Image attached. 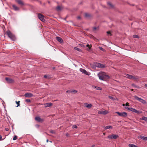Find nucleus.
I'll return each mask as SVG.
<instances>
[{
    "label": "nucleus",
    "instance_id": "obj_1",
    "mask_svg": "<svg viewBox=\"0 0 147 147\" xmlns=\"http://www.w3.org/2000/svg\"><path fill=\"white\" fill-rule=\"evenodd\" d=\"M98 76L100 80L103 81H106L109 79L110 77L106 74L103 72H101L98 74Z\"/></svg>",
    "mask_w": 147,
    "mask_h": 147
},
{
    "label": "nucleus",
    "instance_id": "obj_2",
    "mask_svg": "<svg viewBox=\"0 0 147 147\" xmlns=\"http://www.w3.org/2000/svg\"><path fill=\"white\" fill-rule=\"evenodd\" d=\"M6 33L8 36L12 40H15L16 39V37L14 35L11 33L9 30L6 31Z\"/></svg>",
    "mask_w": 147,
    "mask_h": 147
},
{
    "label": "nucleus",
    "instance_id": "obj_3",
    "mask_svg": "<svg viewBox=\"0 0 147 147\" xmlns=\"http://www.w3.org/2000/svg\"><path fill=\"white\" fill-rule=\"evenodd\" d=\"M119 137L117 135H115L113 134L110 135L108 136V138L111 139H115Z\"/></svg>",
    "mask_w": 147,
    "mask_h": 147
},
{
    "label": "nucleus",
    "instance_id": "obj_4",
    "mask_svg": "<svg viewBox=\"0 0 147 147\" xmlns=\"http://www.w3.org/2000/svg\"><path fill=\"white\" fill-rule=\"evenodd\" d=\"M134 98L136 99L144 104H146V102L144 100L139 98L136 96H134Z\"/></svg>",
    "mask_w": 147,
    "mask_h": 147
},
{
    "label": "nucleus",
    "instance_id": "obj_5",
    "mask_svg": "<svg viewBox=\"0 0 147 147\" xmlns=\"http://www.w3.org/2000/svg\"><path fill=\"white\" fill-rule=\"evenodd\" d=\"M95 66L96 67L100 68H104L105 67V65L98 63H96L95 64Z\"/></svg>",
    "mask_w": 147,
    "mask_h": 147
},
{
    "label": "nucleus",
    "instance_id": "obj_6",
    "mask_svg": "<svg viewBox=\"0 0 147 147\" xmlns=\"http://www.w3.org/2000/svg\"><path fill=\"white\" fill-rule=\"evenodd\" d=\"M115 113L117 114L118 115L120 116L126 117L127 116V113L125 112L120 113L119 112H116Z\"/></svg>",
    "mask_w": 147,
    "mask_h": 147
},
{
    "label": "nucleus",
    "instance_id": "obj_7",
    "mask_svg": "<svg viewBox=\"0 0 147 147\" xmlns=\"http://www.w3.org/2000/svg\"><path fill=\"white\" fill-rule=\"evenodd\" d=\"M80 71L84 74L88 76H89L90 74V72L88 71H87L85 69L82 68H80Z\"/></svg>",
    "mask_w": 147,
    "mask_h": 147
},
{
    "label": "nucleus",
    "instance_id": "obj_8",
    "mask_svg": "<svg viewBox=\"0 0 147 147\" xmlns=\"http://www.w3.org/2000/svg\"><path fill=\"white\" fill-rule=\"evenodd\" d=\"M38 16L39 19L42 21L43 22L45 21L44 16L43 15L40 13H39L38 14Z\"/></svg>",
    "mask_w": 147,
    "mask_h": 147
},
{
    "label": "nucleus",
    "instance_id": "obj_9",
    "mask_svg": "<svg viewBox=\"0 0 147 147\" xmlns=\"http://www.w3.org/2000/svg\"><path fill=\"white\" fill-rule=\"evenodd\" d=\"M6 80L8 83H12L14 82V81L11 78H5Z\"/></svg>",
    "mask_w": 147,
    "mask_h": 147
},
{
    "label": "nucleus",
    "instance_id": "obj_10",
    "mask_svg": "<svg viewBox=\"0 0 147 147\" xmlns=\"http://www.w3.org/2000/svg\"><path fill=\"white\" fill-rule=\"evenodd\" d=\"M24 96L26 97H31L33 96L32 94L29 93H27L25 94Z\"/></svg>",
    "mask_w": 147,
    "mask_h": 147
},
{
    "label": "nucleus",
    "instance_id": "obj_11",
    "mask_svg": "<svg viewBox=\"0 0 147 147\" xmlns=\"http://www.w3.org/2000/svg\"><path fill=\"white\" fill-rule=\"evenodd\" d=\"M130 111H131L133 112H135V113H138V114L140 113H142V112L141 111H138L137 110L135 109H133V108H131V109Z\"/></svg>",
    "mask_w": 147,
    "mask_h": 147
},
{
    "label": "nucleus",
    "instance_id": "obj_12",
    "mask_svg": "<svg viewBox=\"0 0 147 147\" xmlns=\"http://www.w3.org/2000/svg\"><path fill=\"white\" fill-rule=\"evenodd\" d=\"M138 138L144 140H147V137H145L141 135H140L138 136Z\"/></svg>",
    "mask_w": 147,
    "mask_h": 147
},
{
    "label": "nucleus",
    "instance_id": "obj_13",
    "mask_svg": "<svg viewBox=\"0 0 147 147\" xmlns=\"http://www.w3.org/2000/svg\"><path fill=\"white\" fill-rule=\"evenodd\" d=\"M63 9V7L61 6H58L56 8V9L57 11H60Z\"/></svg>",
    "mask_w": 147,
    "mask_h": 147
},
{
    "label": "nucleus",
    "instance_id": "obj_14",
    "mask_svg": "<svg viewBox=\"0 0 147 147\" xmlns=\"http://www.w3.org/2000/svg\"><path fill=\"white\" fill-rule=\"evenodd\" d=\"M98 113L105 115L108 113V112L107 111H99Z\"/></svg>",
    "mask_w": 147,
    "mask_h": 147
},
{
    "label": "nucleus",
    "instance_id": "obj_15",
    "mask_svg": "<svg viewBox=\"0 0 147 147\" xmlns=\"http://www.w3.org/2000/svg\"><path fill=\"white\" fill-rule=\"evenodd\" d=\"M35 119L38 122H41V121H43L42 119L40 118L39 117H36L35 118Z\"/></svg>",
    "mask_w": 147,
    "mask_h": 147
},
{
    "label": "nucleus",
    "instance_id": "obj_16",
    "mask_svg": "<svg viewBox=\"0 0 147 147\" xmlns=\"http://www.w3.org/2000/svg\"><path fill=\"white\" fill-rule=\"evenodd\" d=\"M139 77L138 76H134L132 77V79L134 81H138L139 80Z\"/></svg>",
    "mask_w": 147,
    "mask_h": 147
},
{
    "label": "nucleus",
    "instance_id": "obj_17",
    "mask_svg": "<svg viewBox=\"0 0 147 147\" xmlns=\"http://www.w3.org/2000/svg\"><path fill=\"white\" fill-rule=\"evenodd\" d=\"M16 1L19 4L22 5L24 4L23 2L21 0H16Z\"/></svg>",
    "mask_w": 147,
    "mask_h": 147
},
{
    "label": "nucleus",
    "instance_id": "obj_18",
    "mask_svg": "<svg viewBox=\"0 0 147 147\" xmlns=\"http://www.w3.org/2000/svg\"><path fill=\"white\" fill-rule=\"evenodd\" d=\"M53 105V104L52 103H47L45 104L44 105L45 107H47L51 106Z\"/></svg>",
    "mask_w": 147,
    "mask_h": 147
},
{
    "label": "nucleus",
    "instance_id": "obj_19",
    "mask_svg": "<svg viewBox=\"0 0 147 147\" xmlns=\"http://www.w3.org/2000/svg\"><path fill=\"white\" fill-rule=\"evenodd\" d=\"M125 76L127 78L129 79H132V77L133 76L128 74H125Z\"/></svg>",
    "mask_w": 147,
    "mask_h": 147
},
{
    "label": "nucleus",
    "instance_id": "obj_20",
    "mask_svg": "<svg viewBox=\"0 0 147 147\" xmlns=\"http://www.w3.org/2000/svg\"><path fill=\"white\" fill-rule=\"evenodd\" d=\"M12 7L14 10L15 11H18L19 10V8L17 7L15 5H12Z\"/></svg>",
    "mask_w": 147,
    "mask_h": 147
},
{
    "label": "nucleus",
    "instance_id": "obj_21",
    "mask_svg": "<svg viewBox=\"0 0 147 147\" xmlns=\"http://www.w3.org/2000/svg\"><path fill=\"white\" fill-rule=\"evenodd\" d=\"M92 87L94 89H96L97 90H102V88H101L95 86H92Z\"/></svg>",
    "mask_w": 147,
    "mask_h": 147
},
{
    "label": "nucleus",
    "instance_id": "obj_22",
    "mask_svg": "<svg viewBox=\"0 0 147 147\" xmlns=\"http://www.w3.org/2000/svg\"><path fill=\"white\" fill-rule=\"evenodd\" d=\"M92 105L91 104H86L85 105V106H86V107H87L88 109H90V108L92 106Z\"/></svg>",
    "mask_w": 147,
    "mask_h": 147
},
{
    "label": "nucleus",
    "instance_id": "obj_23",
    "mask_svg": "<svg viewBox=\"0 0 147 147\" xmlns=\"http://www.w3.org/2000/svg\"><path fill=\"white\" fill-rule=\"evenodd\" d=\"M57 40L60 42H63V40L62 39L59 37H56Z\"/></svg>",
    "mask_w": 147,
    "mask_h": 147
},
{
    "label": "nucleus",
    "instance_id": "obj_24",
    "mask_svg": "<svg viewBox=\"0 0 147 147\" xmlns=\"http://www.w3.org/2000/svg\"><path fill=\"white\" fill-rule=\"evenodd\" d=\"M132 86H133L135 88H138L139 89L140 88V87L134 84H131Z\"/></svg>",
    "mask_w": 147,
    "mask_h": 147
},
{
    "label": "nucleus",
    "instance_id": "obj_25",
    "mask_svg": "<svg viewBox=\"0 0 147 147\" xmlns=\"http://www.w3.org/2000/svg\"><path fill=\"white\" fill-rule=\"evenodd\" d=\"M108 5L109 6L110 8H113V5L112 4V3L109 2L108 3Z\"/></svg>",
    "mask_w": 147,
    "mask_h": 147
},
{
    "label": "nucleus",
    "instance_id": "obj_26",
    "mask_svg": "<svg viewBox=\"0 0 147 147\" xmlns=\"http://www.w3.org/2000/svg\"><path fill=\"white\" fill-rule=\"evenodd\" d=\"M112 127L111 126H107L105 127V129H107L109 128H112Z\"/></svg>",
    "mask_w": 147,
    "mask_h": 147
},
{
    "label": "nucleus",
    "instance_id": "obj_27",
    "mask_svg": "<svg viewBox=\"0 0 147 147\" xmlns=\"http://www.w3.org/2000/svg\"><path fill=\"white\" fill-rule=\"evenodd\" d=\"M90 15L88 13H85V16L86 17L88 18L90 16Z\"/></svg>",
    "mask_w": 147,
    "mask_h": 147
},
{
    "label": "nucleus",
    "instance_id": "obj_28",
    "mask_svg": "<svg viewBox=\"0 0 147 147\" xmlns=\"http://www.w3.org/2000/svg\"><path fill=\"white\" fill-rule=\"evenodd\" d=\"M129 147H137V146H136L135 145L132 144H129Z\"/></svg>",
    "mask_w": 147,
    "mask_h": 147
},
{
    "label": "nucleus",
    "instance_id": "obj_29",
    "mask_svg": "<svg viewBox=\"0 0 147 147\" xmlns=\"http://www.w3.org/2000/svg\"><path fill=\"white\" fill-rule=\"evenodd\" d=\"M142 119L143 120H144L146 121L147 122V117H143L142 118Z\"/></svg>",
    "mask_w": 147,
    "mask_h": 147
},
{
    "label": "nucleus",
    "instance_id": "obj_30",
    "mask_svg": "<svg viewBox=\"0 0 147 147\" xmlns=\"http://www.w3.org/2000/svg\"><path fill=\"white\" fill-rule=\"evenodd\" d=\"M74 49L76 50L79 51H81V49L77 47H75L74 48Z\"/></svg>",
    "mask_w": 147,
    "mask_h": 147
},
{
    "label": "nucleus",
    "instance_id": "obj_31",
    "mask_svg": "<svg viewBox=\"0 0 147 147\" xmlns=\"http://www.w3.org/2000/svg\"><path fill=\"white\" fill-rule=\"evenodd\" d=\"M66 92L68 93H72V90H70L66 91Z\"/></svg>",
    "mask_w": 147,
    "mask_h": 147
},
{
    "label": "nucleus",
    "instance_id": "obj_32",
    "mask_svg": "<svg viewBox=\"0 0 147 147\" xmlns=\"http://www.w3.org/2000/svg\"><path fill=\"white\" fill-rule=\"evenodd\" d=\"M133 37L134 38H139V36L137 35H133Z\"/></svg>",
    "mask_w": 147,
    "mask_h": 147
},
{
    "label": "nucleus",
    "instance_id": "obj_33",
    "mask_svg": "<svg viewBox=\"0 0 147 147\" xmlns=\"http://www.w3.org/2000/svg\"><path fill=\"white\" fill-rule=\"evenodd\" d=\"M44 78H48V79H49L50 78V77L49 76H47V75H44Z\"/></svg>",
    "mask_w": 147,
    "mask_h": 147
},
{
    "label": "nucleus",
    "instance_id": "obj_34",
    "mask_svg": "<svg viewBox=\"0 0 147 147\" xmlns=\"http://www.w3.org/2000/svg\"><path fill=\"white\" fill-rule=\"evenodd\" d=\"M86 47H88L89 48V49H90L92 47V46H91V45H89L88 44L86 45Z\"/></svg>",
    "mask_w": 147,
    "mask_h": 147
},
{
    "label": "nucleus",
    "instance_id": "obj_35",
    "mask_svg": "<svg viewBox=\"0 0 147 147\" xmlns=\"http://www.w3.org/2000/svg\"><path fill=\"white\" fill-rule=\"evenodd\" d=\"M99 49L100 50H101V51H105V49H104L103 48H102V47H99Z\"/></svg>",
    "mask_w": 147,
    "mask_h": 147
},
{
    "label": "nucleus",
    "instance_id": "obj_36",
    "mask_svg": "<svg viewBox=\"0 0 147 147\" xmlns=\"http://www.w3.org/2000/svg\"><path fill=\"white\" fill-rule=\"evenodd\" d=\"M20 101H16V103L18 105L17 107H18V106H20Z\"/></svg>",
    "mask_w": 147,
    "mask_h": 147
},
{
    "label": "nucleus",
    "instance_id": "obj_37",
    "mask_svg": "<svg viewBox=\"0 0 147 147\" xmlns=\"http://www.w3.org/2000/svg\"><path fill=\"white\" fill-rule=\"evenodd\" d=\"M17 136H15L13 138V140H16L17 139Z\"/></svg>",
    "mask_w": 147,
    "mask_h": 147
},
{
    "label": "nucleus",
    "instance_id": "obj_38",
    "mask_svg": "<svg viewBox=\"0 0 147 147\" xmlns=\"http://www.w3.org/2000/svg\"><path fill=\"white\" fill-rule=\"evenodd\" d=\"M26 102H30L31 101L29 99H26Z\"/></svg>",
    "mask_w": 147,
    "mask_h": 147
},
{
    "label": "nucleus",
    "instance_id": "obj_39",
    "mask_svg": "<svg viewBox=\"0 0 147 147\" xmlns=\"http://www.w3.org/2000/svg\"><path fill=\"white\" fill-rule=\"evenodd\" d=\"M77 127V126L76 125H73L72 126V128H76Z\"/></svg>",
    "mask_w": 147,
    "mask_h": 147
},
{
    "label": "nucleus",
    "instance_id": "obj_40",
    "mask_svg": "<svg viewBox=\"0 0 147 147\" xmlns=\"http://www.w3.org/2000/svg\"><path fill=\"white\" fill-rule=\"evenodd\" d=\"M125 108L126 109H128V110H129V111H130L131 110V108H128L127 107H125Z\"/></svg>",
    "mask_w": 147,
    "mask_h": 147
},
{
    "label": "nucleus",
    "instance_id": "obj_41",
    "mask_svg": "<svg viewBox=\"0 0 147 147\" xmlns=\"http://www.w3.org/2000/svg\"><path fill=\"white\" fill-rule=\"evenodd\" d=\"M107 33L109 35H111V33L110 31H107Z\"/></svg>",
    "mask_w": 147,
    "mask_h": 147
},
{
    "label": "nucleus",
    "instance_id": "obj_42",
    "mask_svg": "<svg viewBox=\"0 0 147 147\" xmlns=\"http://www.w3.org/2000/svg\"><path fill=\"white\" fill-rule=\"evenodd\" d=\"M77 92V91L75 90H72V92L76 93Z\"/></svg>",
    "mask_w": 147,
    "mask_h": 147
},
{
    "label": "nucleus",
    "instance_id": "obj_43",
    "mask_svg": "<svg viewBox=\"0 0 147 147\" xmlns=\"http://www.w3.org/2000/svg\"><path fill=\"white\" fill-rule=\"evenodd\" d=\"M108 97H109V98L110 99H113V97H112L111 96H109Z\"/></svg>",
    "mask_w": 147,
    "mask_h": 147
},
{
    "label": "nucleus",
    "instance_id": "obj_44",
    "mask_svg": "<svg viewBox=\"0 0 147 147\" xmlns=\"http://www.w3.org/2000/svg\"><path fill=\"white\" fill-rule=\"evenodd\" d=\"M0 140H3V139H2V136L0 135Z\"/></svg>",
    "mask_w": 147,
    "mask_h": 147
},
{
    "label": "nucleus",
    "instance_id": "obj_45",
    "mask_svg": "<svg viewBox=\"0 0 147 147\" xmlns=\"http://www.w3.org/2000/svg\"><path fill=\"white\" fill-rule=\"evenodd\" d=\"M129 103L127 102L126 104H125V105L126 106H129Z\"/></svg>",
    "mask_w": 147,
    "mask_h": 147
},
{
    "label": "nucleus",
    "instance_id": "obj_46",
    "mask_svg": "<svg viewBox=\"0 0 147 147\" xmlns=\"http://www.w3.org/2000/svg\"><path fill=\"white\" fill-rule=\"evenodd\" d=\"M50 132L51 133H54V132L53 131V130H51L50 131Z\"/></svg>",
    "mask_w": 147,
    "mask_h": 147
},
{
    "label": "nucleus",
    "instance_id": "obj_47",
    "mask_svg": "<svg viewBox=\"0 0 147 147\" xmlns=\"http://www.w3.org/2000/svg\"><path fill=\"white\" fill-rule=\"evenodd\" d=\"M77 18L78 19H81V17L80 16H78L77 17Z\"/></svg>",
    "mask_w": 147,
    "mask_h": 147
},
{
    "label": "nucleus",
    "instance_id": "obj_48",
    "mask_svg": "<svg viewBox=\"0 0 147 147\" xmlns=\"http://www.w3.org/2000/svg\"><path fill=\"white\" fill-rule=\"evenodd\" d=\"M5 130L6 131H8L9 130V129L8 128H5Z\"/></svg>",
    "mask_w": 147,
    "mask_h": 147
},
{
    "label": "nucleus",
    "instance_id": "obj_49",
    "mask_svg": "<svg viewBox=\"0 0 147 147\" xmlns=\"http://www.w3.org/2000/svg\"><path fill=\"white\" fill-rule=\"evenodd\" d=\"M93 29L94 30H95L96 29V27H94L93 28Z\"/></svg>",
    "mask_w": 147,
    "mask_h": 147
},
{
    "label": "nucleus",
    "instance_id": "obj_50",
    "mask_svg": "<svg viewBox=\"0 0 147 147\" xmlns=\"http://www.w3.org/2000/svg\"><path fill=\"white\" fill-rule=\"evenodd\" d=\"M144 86L145 87H146V88H147V84H145L144 85Z\"/></svg>",
    "mask_w": 147,
    "mask_h": 147
},
{
    "label": "nucleus",
    "instance_id": "obj_51",
    "mask_svg": "<svg viewBox=\"0 0 147 147\" xmlns=\"http://www.w3.org/2000/svg\"><path fill=\"white\" fill-rule=\"evenodd\" d=\"M95 145H92V147H94V146Z\"/></svg>",
    "mask_w": 147,
    "mask_h": 147
},
{
    "label": "nucleus",
    "instance_id": "obj_52",
    "mask_svg": "<svg viewBox=\"0 0 147 147\" xmlns=\"http://www.w3.org/2000/svg\"><path fill=\"white\" fill-rule=\"evenodd\" d=\"M122 105L123 106H125V105L124 104H123V105Z\"/></svg>",
    "mask_w": 147,
    "mask_h": 147
},
{
    "label": "nucleus",
    "instance_id": "obj_53",
    "mask_svg": "<svg viewBox=\"0 0 147 147\" xmlns=\"http://www.w3.org/2000/svg\"><path fill=\"white\" fill-rule=\"evenodd\" d=\"M69 134H66V136H68Z\"/></svg>",
    "mask_w": 147,
    "mask_h": 147
},
{
    "label": "nucleus",
    "instance_id": "obj_54",
    "mask_svg": "<svg viewBox=\"0 0 147 147\" xmlns=\"http://www.w3.org/2000/svg\"><path fill=\"white\" fill-rule=\"evenodd\" d=\"M133 90H133V89H131V91H133Z\"/></svg>",
    "mask_w": 147,
    "mask_h": 147
},
{
    "label": "nucleus",
    "instance_id": "obj_55",
    "mask_svg": "<svg viewBox=\"0 0 147 147\" xmlns=\"http://www.w3.org/2000/svg\"><path fill=\"white\" fill-rule=\"evenodd\" d=\"M55 69V67H53V69Z\"/></svg>",
    "mask_w": 147,
    "mask_h": 147
},
{
    "label": "nucleus",
    "instance_id": "obj_56",
    "mask_svg": "<svg viewBox=\"0 0 147 147\" xmlns=\"http://www.w3.org/2000/svg\"><path fill=\"white\" fill-rule=\"evenodd\" d=\"M48 140H47V142H48Z\"/></svg>",
    "mask_w": 147,
    "mask_h": 147
},
{
    "label": "nucleus",
    "instance_id": "obj_57",
    "mask_svg": "<svg viewBox=\"0 0 147 147\" xmlns=\"http://www.w3.org/2000/svg\"><path fill=\"white\" fill-rule=\"evenodd\" d=\"M81 46L82 47V45H81Z\"/></svg>",
    "mask_w": 147,
    "mask_h": 147
},
{
    "label": "nucleus",
    "instance_id": "obj_58",
    "mask_svg": "<svg viewBox=\"0 0 147 147\" xmlns=\"http://www.w3.org/2000/svg\"><path fill=\"white\" fill-rule=\"evenodd\" d=\"M104 135H105V133H103V134Z\"/></svg>",
    "mask_w": 147,
    "mask_h": 147
}]
</instances>
